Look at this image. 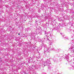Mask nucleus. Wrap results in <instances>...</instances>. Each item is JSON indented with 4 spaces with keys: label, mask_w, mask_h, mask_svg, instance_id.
I'll return each mask as SVG.
<instances>
[{
    "label": "nucleus",
    "mask_w": 74,
    "mask_h": 74,
    "mask_svg": "<svg viewBox=\"0 0 74 74\" xmlns=\"http://www.w3.org/2000/svg\"><path fill=\"white\" fill-rule=\"evenodd\" d=\"M44 50L45 52L48 53L51 51V49H48V47H45Z\"/></svg>",
    "instance_id": "nucleus-1"
},
{
    "label": "nucleus",
    "mask_w": 74,
    "mask_h": 74,
    "mask_svg": "<svg viewBox=\"0 0 74 74\" xmlns=\"http://www.w3.org/2000/svg\"><path fill=\"white\" fill-rule=\"evenodd\" d=\"M45 63H46L47 64H50L51 62H50V60H47V61H45Z\"/></svg>",
    "instance_id": "nucleus-2"
},
{
    "label": "nucleus",
    "mask_w": 74,
    "mask_h": 74,
    "mask_svg": "<svg viewBox=\"0 0 74 74\" xmlns=\"http://www.w3.org/2000/svg\"><path fill=\"white\" fill-rule=\"evenodd\" d=\"M38 40L39 41H40L41 40V38H40L39 37H38Z\"/></svg>",
    "instance_id": "nucleus-3"
},
{
    "label": "nucleus",
    "mask_w": 74,
    "mask_h": 74,
    "mask_svg": "<svg viewBox=\"0 0 74 74\" xmlns=\"http://www.w3.org/2000/svg\"><path fill=\"white\" fill-rule=\"evenodd\" d=\"M49 42H50V41L49 40V39H48L47 40V43H49Z\"/></svg>",
    "instance_id": "nucleus-4"
},
{
    "label": "nucleus",
    "mask_w": 74,
    "mask_h": 74,
    "mask_svg": "<svg viewBox=\"0 0 74 74\" xmlns=\"http://www.w3.org/2000/svg\"><path fill=\"white\" fill-rule=\"evenodd\" d=\"M59 30H60V29H58V32H59Z\"/></svg>",
    "instance_id": "nucleus-5"
},
{
    "label": "nucleus",
    "mask_w": 74,
    "mask_h": 74,
    "mask_svg": "<svg viewBox=\"0 0 74 74\" xmlns=\"http://www.w3.org/2000/svg\"><path fill=\"white\" fill-rule=\"evenodd\" d=\"M50 44H51V45H52V42H50Z\"/></svg>",
    "instance_id": "nucleus-6"
},
{
    "label": "nucleus",
    "mask_w": 74,
    "mask_h": 74,
    "mask_svg": "<svg viewBox=\"0 0 74 74\" xmlns=\"http://www.w3.org/2000/svg\"><path fill=\"white\" fill-rule=\"evenodd\" d=\"M45 34H46V31H45Z\"/></svg>",
    "instance_id": "nucleus-7"
},
{
    "label": "nucleus",
    "mask_w": 74,
    "mask_h": 74,
    "mask_svg": "<svg viewBox=\"0 0 74 74\" xmlns=\"http://www.w3.org/2000/svg\"><path fill=\"white\" fill-rule=\"evenodd\" d=\"M43 74H46L45 73H43Z\"/></svg>",
    "instance_id": "nucleus-8"
},
{
    "label": "nucleus",
    "mask_w": 74,
    "mask_h": 74,
    "mask_svg": "<svg viewBox=\"0 0 74 74\" xmlns=\"http://www.w3.org/2000/svg\"><path fill=\"white\" fill-rule=\"evenodd\" d=\"M65 40H67V38H65Z\"/></svg>",
    "instance_id": "nucleus-9"
},
{
    "label": "nucleus",
    "mask_w": 74,
    "mask_h": 74,
    "mask_svg": "<svg viewBox=\"0 0 74 74\" xmlns=\"http://www.w3.org/2000/svg\"><path fill=\"white\" fill-rule=\"evenodd\" d=\"M52 50H55V49H52Z\"/></svg>",
    "instance_id": "nucleus-10"
},
{
    "label": "nucleus",
    "mask_w": 74,
    "mask_h": 74,
    "mask_svg": "<svg viewBox=\"0 0 74 74\" xmlns=\"http://www.w3.org/2000/svg\"><path fill=\"white\" fill-rule=\"evenodd\" d=\"M18 34V35H20V34Z\"/></svg>",
    "instance_id": "nucleus-11"
},
{
    "label": "nucleus",
    "mask_w": 74,
    "mask_h": 74,
    "mask_svg": "<svg viewBox=\"0 0 74 74\" xmlns=\"http://www.w3.org/2000/svg\"><path fill=\"white\" fill-rule=\"evenodd\" d=\"M63 37H64L63 36Z\"/></svg>",
    "instance_id": "nucleus-12"
},
{
    "label": "nucleus",
    "mask_w": 74,
    "mask_h": 74,
    "mask_svg": "<svg viewBox=\"0 0 74 74\" xmlns=\"http://www.w3.org/2000/svg\"><path fill=\"white\" fill-rule=\"evenodd\" d=\"M73 60H74V58H73Z\"/></svg>",
    "instance_id": "nucleus-13"
}]
</instances>
